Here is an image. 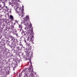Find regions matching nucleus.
I'll list each match as a JSON object with an SVG mask.
<instances>
[{
  "instance_id": "11",
  "label": "nucleus",
  "mask_w": 77,
  "mask_h": 77,
  "mask_svg": "<svg viewBox=\"0 0 77 77\" xmlns=\"http://www.w3.org/2000/svg\"><path fill=\"white\" fill-rule=\"evenodd\" d=\"M18 49V50H19L20 49V47L17 46L16 47Z\"/></svg>"
},
{
  "instance_id": "18",
  "label": "nucleus",
  "mask_w": 77,
  "mask_h": 77,
  "mask_svg": "<svg viewBox=\"0 0 77 77\" xmlns=\"http://www.w3.org/2000/svg\"><path fill=\"white\" fill-rule=\"evenodd\" d=\"M30 63H31V62H30Z\"/></svg>"
},
{
  "instance_id": "8",
  "label": "nucleus",
  "mask_w": 77,
  "mask_h": 77,
  "mask_svg": "<svg viewBox=\"0 0 77 77\" xmlns=\"http://www.w3.org/2000/svg\"><path fill=\"white\" fill-rule=\"evenodd\" d=\"M23 33L24 34V35H26L27 34V32L26 31H25L23 32Z\"/></svg>"
},
{
  "instance_id": "2",
  "label": "nucleus",
  "mask_w": 77,
  "mask_h": 77,
  "mask_svg": "<svg viewBox=\"0 0 77 77\" xmlns=\"http://www.w3.org/2000/svg\"><path fill=\"white\" fill-rule=\"evenodd\" d=\"M30 25L28 27H26L25 28V30H26L27 31H28V34L29 33H32V32H33V29L32 28H31L32 27V25L30 23Z\"/></svg>"
},
{
  "instance_id": "16",
  "label": "nucleus",
  "mask_w": 77,
  "mask_h": 77,
  "mask_svg": "<svg viewBox=\"0 0 77 77\" xmlns=\"http://www.w3.org/2000/svg\"><path fill=\"white\" fill-rule=\"evenodd\" d=\"M30 71H31V70H30L29 71V72H30Z\"/></svg>"
},
{
  "instance_id": "6",
  "label": "nucleus",
  "mask_w": 77,
  "mask_h": 77,
  "mask_svg": "<svg viewBox=\"0 0 77 77\" xmlns=\"http://www.w3.org/2000/svg\"><path fill=\"white\" fill-rule=\"evenodd\" d=\"M26 45H27L28 47H30V48H29L30 50H31V46H30V44L29 43H27L26 44Z\"/></svg>"
},
{
  "instance_id": "7",
  "label": "nucleus",
  "mask_w": 77,
  "mask_h": 77,
  "mask_svg": "<svg viewBox=\"0 0 77 77\" xmlns=\"http://www.w3.org/2000/svg\"><path fill=\"white\" fill-rule=\"evenodd\" d=\"M10 19H11V20H13V19H14V17H13V16H12V15H11L10 16Z\"/></svg>"
},
{
  "instance_id": "14",
  "label": "nucleus",
  "mask_w": 77,
  "mask_h": 77,
  "mask_svg": "<svg viewBox=\"0 0 77 77\" xmlns=\"http://www.w3.org/2000/svg\"><path fill=\"white\" fill-rule=\"evenodd\" d=\"M4 3V6H5V3H4V2H3Z\"/></svg>"
},
{
  "instance_id": "13",
  "label": "nucleus",
  "mask_w": 77,
  "mask_h": 77,
  "mask_svg": "<svg viewBox=\"0 0 77 77\" xmlns=\"http://www.w3.org/2000/svg\"><path fill=\"white\" fill-rule=\"evenodd\" d=\"M3 0H0V3L2 2V1Z\"/></svg>"
},
{
  "instance_id": "17",
  "label": "nucleus",
  "mask_w": 77,
  "mask_h": 77,
  "mask_svg": "<svg viewBox=\"0 0 77 77\" xmlns=\"http://www.w3.org/2000/svg\"><path fill=\"white\" fill-rule=\"evenodd\" d=\"M24 71H25V70H24Z\"/></svg>"
},
{
  "instance_id": "10",
  "label": "nucleus",
  "mask_w": 77,
  "mask_h": 77,
  "mask_svg": "<svg viewBox=\"0 0 77 77\" xmlns=\"http://www.w3.org/2000/svg\"><path fill=\"white\" fill-rule=\"evenodd\" d=\"M31 72L32 74H33L34 73V72H33V70H32Z\"/></svg>"
},
{
  "instance_id": "5",
  "label": "nucleus",
  "mask_w": 77,
  "mask_h": 77,
  "mask_svg": "<svg viewBox=\"0 0 77 77\" xmlns=\"http://www.w3.org/2000/svg\"><path fill=\"white\" fill-rule=\"evenodd\" d=\"M19 28H18V30H19L20 32H23V29H22V27L21 25H19Z\"/></svg>"
},
{
  "instance_id": "9",
  "label": "nucleus",
  "mask_w": 77,
  "mask_h": 77,
  "mask_svg": "<svg viewBox=\"0 0 77 77\" xmlns=\"http://www.w3.org/2000/svg\"><path fill=\"white\" fill-rule=\"evenodd\" d=\"M14 3L15 5H17V2L16 1Z\"/></svg>"
},
{
  "instance_id": "4",
  "label": "nucleus",
  "mask_w": 77,
  "mask_h": 77,
  "mask_svg": "<svg viewBox=\"0 0 77 77\" xmlns=\"http://www.w3.org/2000/svg\"><path fill=\"white\" fill-rule=\"evenodd\" d=\"M33 38V35H32V34H30L27 39L28 41L30 40V41H33V40L32 39V38Z\"/></svg>"
},
{
  "instance_id": "15",
  "label": "nucleus",
  "mask_w": 77,
  "mask_h": 77,
  "mask_svg": "<svg viewBox=\"0 0 77 77\" xmlns=\"http://www.w3.org/2000/svg\"><path fill=\"white\" fill-rule=\"evenodd\" d=\"M23 32H21V33H22V35H23Z\"/></svg>"
},
{
  "instance_id": "3",
  "label": "nucleus",
  "mask_w": 77,
  "mask_h": 77,
  "mask_svg": "<svg viewBox=\"0 0 77 77\" xmlns=\"http://www.w3.org/2000/svg\"><path fill=\"white\" fill-rule=\"evenodd\" d=\"M23 8H24V6L23 5L22 12L18 11H17L19 16H21V17H23L24 16V12H23V11H24V9H23Z\"/></svg>"
},
{
  "instance_id": "12",
  "label": "nucleus",
  "mask_w": 77,
  "mask_h": 77,
  "mask_svg": "<svg viewBox=\"0 0 77 77\" xmlns=\"http://www.w3.org/2000/svg\"><path fill=\"white\" fill-rule=\"evenodd\" d=\"M17 9H19L20 10L21 9V8H19L18 7L17 8Z\"/></svg>"
},
{
  "instance_id": "1",
  "label": "nucleus",
  "mask_w": 77,
  "mask_h": 77,
  "mask_svg": "<svg viewBox=\"0 0 77 77\" xmlns=\"http://www.w3.org/2000/svg\"><path fill=\"white\" fill-rule=\"evenodd\" d=\"M24 20L23 21V23H24V24L25 26H29V23L27 21H29V16L26 15L25 18L23 19Z\"/></svg>"
}]
</instances>
